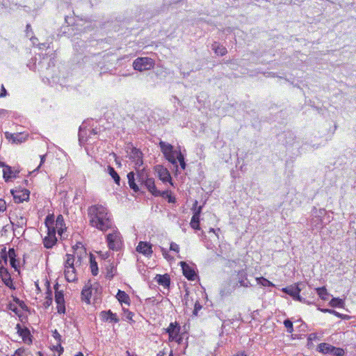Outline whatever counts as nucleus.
Listing matches in <instances>:
<instances>
[{"instance_id":"c9c22d12","label":"nucleus","mask_w":356,"mask_h":356,"mask_svg":"<svg viewBox=\"0 0 356 356\" xmlns=\"http://www.w3.org/2000/svg\"><path fill=\"white\" fill-rule=\"evenodd\" d=\"M66 260L65 262V268H74V257L72 254H66Z\"/></svg>"},{"instance_id":"4c0bfd02","label":"nucleus","mask_w":356,"mask_h":356,"mask_svg":"<svg viewBox=\"0 0 356 356\" xmlns=\"http://www.w3.org/2000/svg\"><path fill=\"white\" fill-rule=\"evenodd\" d=\"M316 291L318 295V296L323 300H326L327 299L328 293L325 286L316 288Z\"/></svg>"},{"instance_id":"2eb2a0df","label":"nucleus","mask_w":356,"mask_h":356,"mask_svg":"<svg viewBox=\"0 0 356 356\" xmlns=\"http://www.w3.org/2000/svg\"><path fill=\"white\" fill-rule=\"evenodd\" d=\"M136 250L146 256H150L152 254V245L147 242L140 241L136 248Z\"/></svg>"},{"instance_id":"79ce46f5","label":"nucleus","mask_w":356,"mask_h":356,"mask_svg":"<svg viewBox=\"0 0 356 356\" xmlns=\"http://www.w3.org/2000/svg\"><path fill=\"white\" fill-rule=\"evenodd\" d=\"M257 281L259 284L264 286H274V284L271 282L263 277L257 278Z\"/></svg>"},{"instance_id":"473e14b6","label":"nucleus","mask_w":356,"mask_h":356,"mask_svg":"<svg viewBox=\"0 0 356 356\" xmlns=\"http://www.w3.org/2000/svg\"><path fill=\"white\" fill-rule=\"evenodd\" d=\"M90 269L91 273L94 276H96L98 274L99 269L97 263L95 261V258L92 254L90 255Z\"/></svg>"},{"instance_id":"f3484780","label":"nucleus","mask_w":356,"mask_h":356,"mask_svg":"<svg viewBox=\"0 0 356 356\" xmlns=\"http://www.w3.org/2000/svg\"><path fill=\"white\" fill-rule=\"evenodd\" d=\"M4 135L5 138L8 140H11L13 143H21L26 140V138L22 136L20 133L12 134L8 131H6Z\"/></svg>"},{"instance_id":"a211bd4d","label":"nucleus","mask_w":356,"mask_h":356,"mask_svg":"<svg viewBox=\"0 0 356 356\" xmlns=\"http://www.w3.org/2000/svg\"><path fill=\"white\" fill-rule=\"evenodd\" d=\"M100 316L104 321H111L114 323H118L119 321V318L116 314L113 313L111 310L102 312L100 313Z\"/></svg>"},{"instance_id":"ddd939ff","label":"nucleus","mask_w":356,"mask_h":356,"mask_svg":"<svg viewBox=\"0 0 356 356\" xmlns=\"http://www.w3.org/2000/svg\"><path fill=\"white\" fill-rule=\"evenodd\" d=\"M180 265L181 266L184 275L188 280H191V281L195 280L197 277V274H196L195 270L191 266H190L188 264H186L185 261H181Z\"/></svg>"},{"instance_id":"bf43d9fd","label":"nucleus","mask_w":356,"mask_h":356,"mask_svg":"<svg viewBox=\"0 0 356 356\" xmlns=\"http://www.w3.org/2000/svg\"><path fill=\"white\" fill-rule=\"evenodd\" d=\"M188 292L186 291V294L184 295V298L182 300L184 304L186 306V307H188L190 305L189 304V299H188Z\"/></svg>"},{"instance_id":"e2e57ef3","label":"nucleus","mask_w":356,"mask_h":356,"mask_svg":"<svg viewBox=\"0 0 356 356\" xmlns=\"http://www.w3.org/2000/svg\"><path fill=\"white\" fill-rule=\"evenodd\" d=\"M88 134V137L90 138L92 135H96L98 134L99 131L97 128L90 129Z\"/></svg>"},{"instance_id":"bb28decb","label":"nucleus","mask_w":356,"mask_h":356,"mask_svg":"<svg viewBox=\"0 0 356 356\" xmlns=\"http://www.w3.org/2000/svg\"><path fill=\"white\" fill-rule=\"evenodd\" d=\"M285 140L284 143L286 145H293L296 140V136L295 134L292 131H286L284 134Z\"/></svg>"},{"instance_id":"603ef678","label":"nucleus","mask_w":356,"mask_h":356,"mask_svg":"<svg viewBox=\"0 0 356 356\" xmlns=\"http://www.w3.org/2000/svg\"><path fill=\"white\" fill-rule=\"evenodd\" d=\"M56 308H57L58 313L65 314V303L57 304Z\"/></svg>"},{"instance_id":"423d86ee","label":"nucleus","mask_w":356,"mask_h":356,"mask_svg":"<svg viewBox=\"0 0 356 356\" xmlns=\"http://www.w3.org/2000/svg\"><path fill=\"white\" fill-rule=\"evenodd\" d=\"M317 350L323 354H331L334 356H343L345 353L343 348L333 346L327 343H320Z\"/></svg>"},{"instance_id":"aec40b11","label":"nucleus","mask_w":356,"mask_h":356,"mask_svg":"<svg viewBox=\"0 0 356 356\" xmlns=\"http://www.w3.org/2000/svg\"><path fill=\"white\" fill-rule=\"evenodd\" d=\"M211 49L217 55L220 56H225L227 53L226 47L218 42H214L212 44Z\"/></svg>"},{"instance_id":"f257e3e1","label":"nucleus","mask_w":356,"mask_h":356,"mask_svg":"<svg viewBox=\"0 0 356 356\" xmlns=\"http://www.w3.org/2000/svg\"><path fill=\"white\" fill-rule=\"evenodd\" d=\"M89 224L102 232H106L113 227V220L107 209L102 204H95L88 207Z\"/></svg>"},{"instance_id":"9d476101","label":"nucleus","mask_w":356,"mask_h":356,"mask_svg":"<svg viewBox=\"0 0 356 356\" xmlns=\"http://www.w3.org/2000/svg\"><path fill=\"white\" fill-rule=\"evenodd\" d=\"M305 284L303 283H298L294 286H290L282 289V291L285 293L289 295L293 298V300L296 298V296H298L300 291L303 289L305 286Z\"/></svg>"},{"instance_id":"8fccbe9b","label":"nucleus","mask_w":356,"mask_h":356,"mask_svg":"<svg viewBox=\"0 0 356 356\" xmlns=\"http://www.w3.org/2000/svg\"><path fill=\"white\" fill-rule=\"evenodd\" d=\"M48 294L49 296L46 298V301H45V307H49L51 302H52V298L51 297V291L48 289Z\"/></svg>"},{"instance_id":"5701e85b","label":"nucleus","mask_w":356,"mask_h":356,"mask_svg":"<svg viewBox=\"0 0 356 356\" xmlns=\"http://www.w3.org/2000/svg\"><path fill=\"white\" fill-rule=\"evenodd\" d=\"M57 242V238L54 235H48L46 236L43 239L44 246L47 248H51Z\"/></svg>"},{"instance_id":"393cba45","label":"nucleus","mask_w":356,"mask_h":356,"mask_svg":"<svg viewBox=\"0 0 356 356\" xmlns=\"http://www.w3.org/2000/svg\"><path fill=\"white\" fill-rule=\"evenodd\" d=\"M88 136L86 126L82 124L79 127V140L81 144L86 143L88 140Z\"/></svg>"},{"instance_id":"a18cd8bd","label":"nucleus","mask_w":356,"mask_h":356,"mask_svg":"<svg viewBox=\"0 0 356 356\" xmlns=\"http://www.w3.org/2000/svg\"><path fill=\"white\" fill-rule=\"evenodd\" d=\"M284 325L287 329V332L289 333H292L293 332V323L290 319H286L284 321Z\"/></svg>"},{"instance_id":"20e7f679","label":"nucleus","mask_w":356,"mask_h":356,"mask_svg":"<svg viewBox=\"0 0 356 356\" xmlns=\"http://www.w3.org/2000/svg\"><path fill=\"white\" fill-rule=\"evenodd\" d=\"M154 65V60L147 57L138 58L133 63L134 70L140 72L150 70Z\"/></svg>"},{"instance_id":"e433bc0d","label":"nucleus","mask_w":356,"mask_h":356,"mask_svg":"<svg viewBox=\"0 0 356 356\" xmlns=\"http://www.w3.org/2000/svg\"><path fill=\"white\" fill-rule=\"evenodd\" d=\"M320 310L322 312H323V313H330V314H334V316H337L339 318H341L342 319H346V318H349L348 316L342 314H340V313L337 312V311H335L334 309H320Z\"/></svg>"},{"instance_id":"c85d7f7f","label":"nucleus","mask_w":356,"mask_h":356,"mask_svg":"<svg viewBox=\"0 0 356 356\" xmlns=\"http://www.w3.org/2000/svg\"><path fill=\"white\" fill-rule=\"evenodd\" d=\"M116 298L118 301L121 303L124 302L127 305L130 304V298L128 294H127L124 291L118 290V292L116 295Z\"/></svg>"},{"instance_id":"2f4dec72","label":"nucleus","mask_w":356,"mask_h":356,"mask_svg":"<svg viewBox=\"0 0 356 356\" xmlns=\"http://www.w3.org/2000/svg\"><path fill=\"white\" fill-rule=\"evenodd\" d=\"M8 257L10 259V266L14 268L15 269H17V259H16V252L14 248H10L8 250Z\"/></svg>"},{"instance_id":"13d9d810","label":"nucleus","mask_w":356,"mask_h":356,"mask_svg":"<svg viewBox=\"0 0 356 356\" xmlns=\"http://www.w3.org/2000/svg\"><path fill=\"white\" fill-rule=\"evenodd\" d=\"M56 228L55 226H53L51 227H49V228H47V234L48 235H54L56 236Z\"/></svg>"},{"instance_id":"7ed1b4c3","label":"nucleus","mask_w":356,"mask_h":356,"mask_svg":"<svg viewBox=\"0 0 356 356\" xmlns=\"http://www.w3.org/2000/svg\"><path fill=\"white\" fill-rule=\"evenodd\" d=\"M159 147L165 158L175 166L177 170L178 169L177 161L183 170L186 168L184 156L180 150H175L171 144L163 141L159 143Z\"/></svg>"},{"instance_id":"3c124183","label":"nucleus","mask_w":356,"mask_h":356,"mask_svg":"<svg viewBox=\"0 0 356 356\" xmlns=\"http://www.w3.org/2000/svg\"><path fill=\"white\" fill-rule=\"evenodd\" d=\"M25 349L24 348H19L15 350L13 355L11 356H24Z\"/></svg>"},{"instance_id":"412c9836","label":"nucleus","mask_w":356,"mask_h":356,"mask_svg":"<svg viewBox=\"0 0 356 356\" xmlns=\"http://www.w3.org/2000/svg\"><path fill=\"white\" fill-rule=\"evenodd\" d=\"M18 171L14 172L12 168L9 165L5 166V168L3 170V177L6 181H10L12 178L16 177L15 174L18 173Z\"/></svg>"},{"instance_id":"49530a36","label":"nucleus","mask_w":356,"mask_h":356,"mask_svg":"<svg viewBox=\"0 0 356 356\" xmlns=\"http://www.w3.org/2000/svg\"><path fill=\"white\" fill-rule=\"evenodd\" d=\"M197 202L195 201L194 204H193V207L194 208V212H193V216H197V217H200V213H201V211H202V206H200L199 207H197Z\"/></svg>"},{"instance_id":"a878e982","label":"nucleus","mask_w":356,"mask_h":356,"mask_svg":"<svg viewBox=\"0 0 356 356\" xmlns=\"http://www.w3.org/2000/svg\"><path fill=\"white\" fill-rule=\"evenodd\" d=\"M65 276L67 282H74L76 280L75 268H65Z\"/></svg>"},{"instance_id":"9b49d317","label":"nucleus","mask_w":356,"mask_h":356,"mask_svg":"<svg viewBox=\"0 0 356 356\" xmlns=\"http://www.w3.org/2000/svg\"><path fill=\"white\" fill-rule=\"evenodd\" d=\"M180 331V326L175 323H170L168 327L166 329V332L169 335V341H177L179 343V340L177 339Z\"/></svg>"},{"instance_id":"f03ea898","label":"nucleus","mask_w":356,"mask_h":356,"mask_svg":"<svg viewBox=\"0 0 356 356\" xmlns=\"http://www.w3.org/2000/svg\"><path fill=\"white\" fill-rule=\"evenodd\" d=\"M136 173L130 172L127 175L129 187L136 193L140 191V187H145L150 193L156 187L154 178L149 177V170L146 168H135Z\"/></svg>"},{"instance_id":"b1692460","label":"nucleus","mask_w":356,"mask_h":356,"mask_svg":"<svg viewBox=\"0 0 356 356\" xmlns=\"http://www.w3.org/2000/svg\"><path fill=\"white\" fill-rule=\"evenodd\" d=\"M238 282L241 286L248 287L250 286V282L247 279L246 273L242 270L238 273Z\"/></svg>"},{"instance_id":"0e129e2a","label":"nucleus","mask_w":356,"mask_h":356,"mask_svg":"<svg viewBox=\"0 0 356 356\" xmlns=\"http://www.w3.org/2000/svg\"><path fill=\"white\" fill-rule=\"evenodd\" d=\"M44 161H45V155H41L40 156V163L39 166L35 170H37L42 165V163H44Z\"/></svg>"},{"instance_id":"4d7b16f0","label":"nucleus","mask_w":356,"mask_h":356,"mask_svg":"<svg viewBox=\"0 0 356 356\" xmlns=\"http://www.w3.org/2000/svg\"><path fill=\"white\" fill-rule=\"evenodd\" d=\"M6 210V204L3 199H0V213H3Z\"/></svg>"},{"instance_id":"6e6552de","label":"nucleus","mask_w":356,"mask_h":356,"mask_svg":"<svg viewBox=\"0 0 356 356\" xmlns=\"http://www.w3.org/2000/svg\"><path fill=\"white\" fill-rule=\"evenodd\" d=\"M154 168L155 171L158 174L159 179L163 182H169L171 185H173L170 174L166 168L161 165H157Z\"/></svg>"},{"instance_id":"c03bdc74","label":"nucleus","mask_w":356,"mask_h":356,"mask_svg":"<svg viewBox=\"0 0 356 356\" xmlns=\"http://www.w3.org/2000/svg\"><path fill=\"white\" fill-rule=\"evenodd\" d=\"M0 257L1 260L3 261L4 264L6 265L8 264V252L6 251V248H3L0 251Z\"/></svg>"},{"instance_id":"7c9ffc66","label":"nucleus","mask_w":356,"mask_h":356,"mask_svg":"<svg viewBox=\"0 0 356 356\" xmlns=\"http://www.w3.org/2000/svg\"><path fill=\"white\" fill-rule=\"evenodd\" d=\"M65 225L64 219L62 215H58L56 218L55 227L58 230V234L61 236L63 232V226Z\"/></svg>"},{"instance_id":"de8ad7c7","label":"nucleus","mask_w":356,"mask_h":356,"mask_svg":"<svg viewBox=\"0 0 356 356\" xmlns=\"http://www.w3.org/2000/svg\"><path fill=\"white\" fill-rule=\"evenodd\" d=\"M202 306L201 305V304L199 302L198 300H197L195 302L194 309H193V314L194 316H197L198 312L202 309Z\"/></svg>"},{"instance_id":"72a5a7b5","label":"nucleus","mask_w":356,"mask_h":356,"mask_svg":"<svg viewBox=\"0 0 356 356\" xmlns=\"http://www.w3.org/2000/svg\"><path fill=\"white\" fill-rule=\"evenodd\" d=\"M108 172L111 175V177L113 179L115 183L118 185H120V177L118 172L115 170V169L111 165L108 166Z\"/></svg>"},{"instance_id":"1a4fd4ad","label":"nucleus","mask_w":356,"mask_h":356,"mask_svg":"<svg viewBox=\"0 0 356 356\" xmlns=\"http://www.w3.org/2000/svg\"><path fill=\"white\" fill-rule=\"evenodd\" d=\"M0 277L1 278L3 284L12 290L15 289V286L13 283L11 276L6 268L3 266H0Z\"/></svg>"},{"instance_id":"0eeeda50","label":"nucleus","mask_w":356,"mask_h":356,"mask_svg":"<svg viewBox=\"0 0 356 356\" xmlns=\"http://www.w3.org/2000/svg\"><path fill=\"white\" fill-rule=\"evenodd\" d=\"M129 159L134 163V168H140L143 164V153L136 147L131 148Z\"/></svg>"},{"instance_id":"774afa93","label":"nucleus","mask_w":356,"mask_h":356,"mask_svg":"<svg viewBox=\"0 0 356 356\" xmlns=\"http://www.w3.org/2000/svg\"><path fill=\"white\" fill-rule=\"evenodd\" d=\"M133 316H134V314H133L131 312L127 311V318L128 319L131 320V319H132Z\"/></svg>"},{"instance_id":"f704fd0d","label":"nucleus","mask_w":356,"mask_h":356,"mask_svg":"<svg viewBox=\"0 0 356 356\" xmlns=\"http://www.w3.org/2000/svg\"><path fill=\"white\" fill-rule=\"evenodd\" d=\"M52 335L54 338L58 342L56 348L59 352V353L61 354L63 352V348L60 345L61 335L58 333V332L56 330H55L53 332Z\"/></svg>"},{"instance_id":"680f3d73","label":"nucleus","mask_w":356,"mask_h":356,"mask_svg":"<svg viewBox=\"0 0 356 356\" xmlns=\"http://www.w3.org/2000/svg\"><path fill=\"white\" fill-rule=\"evenodd\" d=\"M7 95V91L4 88L3 85H1V92H0V98L4 97Z\"/></svg>"},{"instance_id":"6ab92c4d","label":"nucleus","mask_w":356,"mask_h":356,"mask_svg":"<svg viewBox=\"0 0 356 356\" xmlns=\"http://www.w3.org/2000/svg\"><path fill=\"white\" fill-rule=\"evenodd\" d=\"M155 280L159 285H161L165 288L170 286V278L168 274L157 275L155 277Z\"/></svg>"},{"instance_id":"338daca9","label":"nucleus","mask_w":356,"mask_h":356,"mask_svg":"<svg viewBox=\"0 0 356 356\" xmlns=\"http://www.w3.org/2000/svg\"><path fill=\"white\" fill-rule=\"evenodd\" d=\"M161 252H162V254L164 256V257L165 259H167L168 258V252H167V250L165 248H161Z\"/></svg>"},{"instance_id":"dca6fc26","label":"nucleus","mask_w":356,"mask_h":356,"mask_svg":"<svg viewBox=\"0 0 356 356\" xmlns=\"http://www.w3.org/2000/svg\"><path fill=\"white\" fill-rule=\"evenodd\" d=\"M16 329H17V334L20 337H22V338L24 342H26L27 340H29V343L32 342V339L31 338V333L28 328L22 327L21 325L18 323L16 325Z\"/></svg>"},{"instance_id":"ea45409f","label":"nucleus","mask_w":356,"mask_h":356,"mask_svg":"<svg viewBox=\"0 0 356 356\" xmlns=\"http://www.w3.org/2000/svg\"><path fill=\"white\" fill-rule=\"evenodd\" d=\"M29 198V191L26 190L22 193V195L20 196L14 195V199L17 202H22L24 200H27Z\"/></svg>"},{"instance_id":"58836bf2","label":"nucleus","mask_w":356,"mask_h":356,"mask_svg":"<svg viewBox=\"0 0 356 356\" xmlns=\"http://www.w3.org/2000/svg\"><path fill=\"white\" fill-rule=\"evenodd\" d=\"M329 304L332 307H342L343 306L344 302L340 298H333Z\"/></svg>"},{"instance_id":"c756f323","label":"nucleus","mask_w":356,"mask_h":356,"mask_svg":"<svg viewBox=\"0 0 356 356\" xmlns=\"http://www.w3.org/2000/svg\"><path fill=\"white\" fill-rule=\"evenodd\" d=\"M92 292L91 287L86 286L81 291V299L82 300L90 303V299L91 298Z\"/></svg>"},{"instance_id":"6e6d98bb","label":"nucleus","mask_w":356,"mask_h":356,"mask_svg":"<svg viewBox=\"0 0 356 356\" xmlns=\"http://www.w3.org/2000/svg\"><path fill=\"white\" fill-rule=\"evenodd\" d=\"M170 250H172V251H175V252H179V245H178L177 243H174V242H172V243H170Z\"/></svg>"},{"instance_id":"864d4df0","label":"nucleus","mask_w":356,"mask_h":356,"mask_svg":"<svg viewBox=\"0 0 356 356\" xmlns=\"http://www.w3.org/2000/svg\"><path fill=\"white\" fill-rule=\"evenodd\" d=\"M114 270H115V268L113 266H111V268L108 269H107V273H106V277L108 278V279H112L114 276Z\"/></svg>"},{"instance_id":"69168bd1","label":"nucleus","mask_w":356,"mask_h":356,"mask_svg":"<svg viewBox=\"0 0 356 356\" xmlns=\"http://www.w3.org/2000/svg\"><path fill=\"white\" fill-rule=\"evenodd\" d=\"M26 28V35L28 37H29L30 36L29 32L31 31V25L30 24H27Z\"/></svg>"},{"instance_id":"052dcab7","label":"nucleus","mask_w":356,"mask_h":356,"mask_svg":"<svg viewBox=\"0 0 356 356\" xmlns=\"http://www.w3.org/2000/svg\"><path fill=\"white\" fill-rule=\"evenodd\" d=\"M8 307L9 309H10L11 311L15 312L16 314H18L19 310H18L17 306L15 305L14 304L10 303L8 305Z\"/></svg>"},{"instance_id":"a19ab883","label":"nucleus","mask_w":356,"mask_h":356,"mask_svg":"<svg viewBox=\"0 0 356 356\" xmlns=\"http://www.w3.org/2000/svg\"><path fill=\"white\" fill-rule=\"evenodd\" d=\"M191 227L194 229H200V217L193 216H192L191 222Z\"/></svg>"},{"instance_id":"f8f14e48","label":"nucleus","mask_w":356,"mask_h":356,"mask_svg":"<svg viewBox=\"0 0 356 356\" xmlns=\"http://www.w3.org/2000/svg\"><path fill=\"white\" fill-rule=\"evenodd\" d=\"M151 193L155 197H162L166 199L169 203H175L176 202V197L172 195L170 191L166 190L161 191L157 190L156 187H155L154 190H153Z\"/></svg>"},{"instance_id":"cd10ccee","label":"nucleus","mask_w":356,"mask_h":356,"mask_svg":"<svg viewBox=\"0 0 356 356\" xmlns=\"http://www.w3.org/2000/svg\"><path fill=\"white\" fill-rule=\"evenodd\" d=\"M59 285L56 284L54 285L55 289V301L56 304L65 303L64 294L62 291H58Z\"/></svg>"},{"instance_id":"5fc2aeb1","label":"nucleus","mask_w":356,"mask_h":356,"mask_svg":"<svg viewBox=\"0 0 356 356\" xmlns=\"http://www.w3.org/2000/svg\"><path fill=\"white\" fill-rule=\"evenodd\" d=\"M294 300L299 301L300 302H302V303H305L307 305L312 304L311 302H309V301L307 300L305 298H302L300 294L296 296V298Z\"/></svg>"},{"instance_id":"09e8293b","label":"nucleus","mask_w":356,"mask_h":356,"mask_svg":"<svg viewBox=\"0 0 356 356\" xmlns=\"http://www.w3.org/2000/svg\"><path fill=\"white\" fill-rule=\"evenodd\" d=\"M13 301L15 302L17 304L19 305V306L23 309H25V308L26 307L25 303L24 301L22 300H20L17 297H15V296H13Z\"/></svg>"},{"instance_id":"37998d69","label":"nucleus","mask_w":356,"mask_h":356,"mask_svg":"<svg viewBox=\"0 0 356 356\" xmlns=\"http://www.w3.org/2000/svg\"><path fill=\"white\" fill-rule=\"evenodd\" d=\"M44 223L47 228L54 226L55 222L54 215H48L45 218Z\"/></svg>"},{"instance_id":"4be33fe9","label":"nucleus","mask_w":356,"mask_h":356,"mask_svg":"<svg viewBox=\"0 0 356 356\" xmlns=\"http://www.w3.org/2000/svg\"><path fill=\"white\" fill-rule=\"evenodd\" d=\"M10 220L13 226L15 225L17 227L22 228L26 225V219L22 216H16L15 218L13 216L10 217Z\"/></svg>"},{"instance_id":"39448f33","label":"nucleus","mask_w":356,"mask_h":356,"mask_svg":"<svg viewBox=\"0 0 356 356\" xmlns=\"http://www.w3.org/2000/svg\"><path fill=\"white\" fill-rule=\"evenodd\" d=\"M106 241L109 249L113 250H120L122 245L120 233L117 230L107 235Z\"/></svg>"},{"instance_id":"4468645a","label":"nucleus","mask_w":356,"mask_h":356,"mask_svg":"<svg viewBox=\"0 0 356 356\" xmlns=\"http://www.w3.org/2000/svg\"><path fill=\"white\" fill-rule=\"evenodd\" d=\"M325 211L324 209H320L318 213L315 215L311 219V225L314 229H322L323 227V220L321 216L325 214Z\"/></svg>"}]
</instances>
